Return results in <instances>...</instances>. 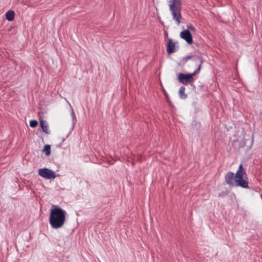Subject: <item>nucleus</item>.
Instances as JSON below:
<instances>
[{
    "label": "nucleus",
    "mask_w": 262,
    "mask_h": 262,
    "mask_svg": "<svg viewBox=\"0 0 262 262\" xmlns=\"http://www.w3.org/2000/svg\"><path fill=\"white\" fill-rule=\"evenodd\" d=\"M40 126L42 129V130L46 134H48L49 133V130L48 125L47 122H46L44 120H41V121H40Z\"/></svg>",
    "instance_id": "nucleus-9"
},
{
    "label": "nucleus",
    "mask_w": 262,
    "mask_h": 262,
    "mask_svg": "<svg viewBox=\"0 0 262 262\" xmlns=\"http://www.w3.org/2000/svg\"><path fill=\"white\" fill-rule=\"evenodd\" d=\"M185 89L183 86L181 87L179 89V96L181 99H185L187 97V95L185 94Z\"/></svg>",
    "instance_id": "nucleus-11"
},
{
    "label": "nucleus",
    "mask_w": 262,
    "mask_h": 262,
    "mask_svg": "<svg viewBox=\"0 0 262 262\" xmlns=\"http://www.w3.org/2000/svg\"><path fill=\"white\" fill-rule=\"evenodd\" d=\"M50 146L49 145H46L44 146V148L43 149V151H44L46 153V155L47 156L50 155L51 151H50Z\"/></svg>",
    "instance_id": "nucleus-13"
},
{
    "label": "nucleus",
    "mask_w": 262,
    "mask_h": 262,
    "mask_svg": "<svg viewBox=\"0 0 262 262\" xmlns=\"http://www.w3.org/2000/svg\"><path fill=\"white\" fill-rule=\"evenodd\" d=\"M71 115H72V118H73V128L74 127V124L76 122V116H75V114L74 112V111L73 110H72V111H71Z\"/></svg>",
    "instance_id": "nucleus-15"
},
{
    "label": "nucleus",
    "mask_w": 262,
    "mask_h": 262,
    "mask_svg": "<svg viewBox=\"0 0 262 262\" xmlns=\"http://www.w3.org/2000/svg\"><path fill=\"white\" fill-rule=\"evenodd\" d=\"M165 35L167 36L168 35V33H167V32L165 31Z\"/></svg>",
    "instance_id": "nucleus-17"
},
{
    "label": "nucleus",
    "mask_w": 262,
    "mask_h": 262,
    "mask_svg": "<svg viewBox=\"0 0 262 262\" xmlns=\"http://www.w3.org/2000/svg\"><path fill=\"white\" fill-rule=\"evenodd\" d=\"M38 174L46 179H54L56 177L55 172L49 168H42L38 169Z\"/></svg>",
    "instance_id": "nucleus-4"
},
{
    "label": "nucleus",
    "mask_w": 262,
    "mask_h": 262,
    "mask_svg": "<svg viewBox=\"0 0 262 262\" xmlns=\"http://www.w3.org/2000/svg\"><path fill=\"white\" fill-rule=\"evenodd\" d=\"M197 59L199 60V61H200V64L199 65V67L198 68L196 69V70H195L194 71V72L191 73V74H193V77L196 74H198L200 71V69H201V64L202 63H203V60L201 58H200V57H198L197 58Z\"/></svg>",
    "instance_id": "nucleus-12"
},
{
    "label": "nucleus",
    "mask_w": 262,
    "mask_h": 262,
    "mask_svg": "<svg viewBox=\"0 0 262 262\" xmlns=\"http://www.w3.org/2000/svg\"><path fill=\"white\" fill-rule=\"evenodd\" d=\"M176 43V42L171 39H169L167 45V52L168 54H171L177 51Z\"/></svg>",
    "instance_id": "nucleus-8"
},
{
    "label": "nucleus",
    "mask_w": 262,
    "mask_h": 262,
    "mask_svg": "<svg viewBox=\"0 0 262 262\" xmlns=\"http://www.w3.org/2000/svg\"><path fill=\"white\" fill-rule=\"evenodd\" d=\"M225 181L227 184L233 186L235 183V175L232 172H228L225 176Z\"/></svg>",
    "instance_id": "nucleus-7"
},
{
    "label": "nucleus",
    "mask_w": 262,
    "mask_h": 262,
    "mask_svg": "<svg viewBox=\"0 0 262 262\" xmlns=\"http://www.w3.org/2000/svg\"><path fill=\"white\" fill-rule=\"evenodd\" d=\"M260 115L262 116V112L261 113Z\"/></svg>",
    "instance_id": "nucleus-18"
},
{
    "label": "nucleus",
    "mask_w": 262,
    "mask_h": 262,
    "mask_svg": "<svg viewBox=\"0 0 262 262\" xmlns=\"http://www.w3.org/2000/svg\"><path fill=\"white\" fill-rule=\"evenodd\" d=\"M168 3L172 19L178 25H179L182 19L181 0H168Z\"/></svg>",
    "instance_id": "nucleus-2"
},
{
    "label": "nucleus",
    "mask_w": 262,
    "mask_h": 262,
    "mask_svg": "<svg viewBox=\"0 0 262 262\" xmlns=\"http://www.w3.org/2000/svg\"><path fill=\"white\" fill-rule=\"evenodd\" d=\"M14 15L13 11L9 10L6 14V18L8 21H12L14 19Z\"/></svg>",
    "instance_id": "nucleus-10"
},
{
    "label": "nucleus",
    "mask_w": 262,
    "mask_h": 262,
    "mask_svg": "<svg viewBox=\"0 0 262 262\" xmlns=\"http://www.w3.org/2000/svg\"><path fill=\"white\" fill-rule=\"evenodd\" d=\"M180 36L189 44H191L193 41L191 34L188 30L182 31L180 33Z\"/></svg>",
    "instance_id": "nucleus-6"
},
{
    "label": "nucleus",
    "mask_w": 262,
    "mask_h": 262,
    "mask_svg": "<svg viewBox=\"0 0 262 262\" xmlns=\"http://www.w3.org/2000/svg\"><path fill=\"white\" fill-rule=\"evenodd\" d=\"M178 79L180 83L185 85L188 84L193 81V75L191 73H180L178 75Z\"/></svg>",
    "instance_id": "nucleus-5"
},
{
    "label": "nucleus",
    "mask_w": 262,
    "mask_h": 262,
    "mask_svg": "<svg viewBox=\"0 0 262 262\" xmlns=\"http://www.w3.org/2000/svg\"><path fill=\"white\" fill-rule=\"evenodd\" d=\"M38 124L37 121L35 120H32L30 121V126L31 127H35Z\"/></svg>",
    "instance_id": "nucleus-14"
},
{
    "label": "nucleus",
    "mask_w": 262,
    "mask_h": 262,
    "mask_svg": "<svg viewBox=\"0 0 262 262\" xmlns=\"http://www.w3.org/2000/svg\"><path fill=\"white\" fill-rule=\"evenodd\" d=\"M67 212L58 205H52L50 210L49 223L53 229L62 228L66 221Z\"/></svg>",
    "instance_id": "nucleus-1"
},
{
    "label": "nucleus",
    "mask_w": 262,
    "mask_h": 262,
    "mask_svg": "<svg viewBox=\"0 0 262 262\" xmlns=\"http://www.w3.org/2000/svg\"><path fill=\"white\" fill-rule=\"evenodd\" d=\"M192 56H187V57H184L183 59V60L184 61V62H186L188 60H189V59H190L191 58Z\"/></svg>",
    "instance_id": "nucleus-16"
},
{
    "label": "nucleus",
    "mask_w": 262,
    "mask_h": 262,
    "mask_svg": "<svg viewBox=\"0 0 262 262\" xmlns=\"http://www.w3.org/2000/svg\"><path fill=\"white\" fill-rule=\"evenodd\" d=\"M235 184L244 188H248V181L246 172L243 169L242 164H240L235 175Z\"/></svg>",
    "instance_id": "nucleus-3"
}]
</instances>
